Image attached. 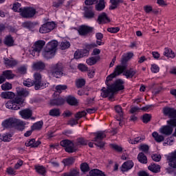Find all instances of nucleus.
<instances>
[{"instance_id": "obj_45", "label": "nucleus", "mask_w": 176, "mask_h": 176, "mask_svg": "<svg viewBox=\"0 0 176 176\" xmlns=\"http://www.w3.org/2000/svg\"><path fill=\"white\" fill-rule=\"evenodd\" d=\"M42 126H43V122L38 121L32 126V130H41Z\"/></svg>"}, {"instance_id": "obj_48", "label": "nucleus", "mask_w": 176, "mask_h": 176, "mask_svg": "<svg viewBox=\"0 0 176 176\" xmlns=\"http://www.w3.org/2000/svg\"><path fill=\"white\" fill-rule=\"evenodd\" d=\"M5 45L7 46H13V38L10 36H8L4 41Z\"/></svg>"}, {"instance_id": "obj_6", "label": "nucleus", "mask_w": 176, "mask_h": 176, "mask_svg": "<svg viewBox=\"0 0 176 176\" xmlns=\"http://www.w3.org/2000/svg\"><path fill=\"white\" fill-rule=\"evenodd\" d=\"M34 80L33 83L34 84L35 90H39L42 87H45V85L42 82V75L39 72H36L34 74Z\"/></svg>"}, {"instance_id": "obj_41", "label": "nucleus", "mask_w": 176, "mask_h": 176, "mask_svg": "<svg viewBox=\"0 0 176 176\" xmlns=\"http://www.w3.org/2000/svg\"><path fill=\"white\" fill-rule=\"evenodd\" d=\"M66 101L69 105H76L78 104V100L75 97L69 96L67 98Z\"/></svg>"}, {"instance_id": "obj_42", "label": "nucleus", "mask_w": 176, "mask_h": 176, "mask_svg": "<svg viewBox=\"0 0 176 176\" xmlns=\"http://www.w3.org/2000/svg\"><path fill=\"white\" fill-rule=\"evenodd\" d=\"M105 9V2L104 0H100L99 3L96 5V10L98 12H101V10H104Z\"/></svg>"}, {"instance_id": "obj_30", "label": "nucleus", "mask_w": 176, "mask_h": 176, "mask_svg": "<svg viewBox=\"0 0 176 176\" xmlns=\"http://www.w3.org/2000/svg\"><path fill=\"white\" fill-rule=\"evenodd\" d=\"M14 93L12 91L2 92L1 94V98H5L7 100H12V98H14Z\"/></svg>"}, {"instance_id": "obj_3", "label": "nucleus", "mask_w": 176, "mask_h": 176, "mask_svg": "<svg viewBox=\"0 0 176 176\" xmlns=\"http://www.w3.org/2000/svg\"><path fill=\"white\" fill-rule=\"evenodd\" d=\"M19 13L23 19H31L36 14V10L31 7L19 8Z\"/></svg>"}, {"instance_id": "obj_52", "label": "nucleus", "mask_w": 176, "mask_h": 176, "mask_svg": "<svg viewBox=\"0 0 176 176\" xmlns=\"http://www.w3.org/2000/svg\"><path fill=\"white\" fill-rule=\"evenodd\" d=\"M23 85L26 87H31L32 86H35V84H34V81H32L30 78H28L26 80L23 81Z\"/></svg>"}, {"instance_id": "obj_35", "label": "nucleus", "mask_w": 176, "mask_h": 176, "mask_svg": "<svg viewBox=\"0 0 176 176\" xmlns=\"http://www.w3.org/2000/svg\"><path fill=\"white\" fill-rule=\"evenodd\" d=\"M89 175L87 176H105V174L102 173V171L98 169H94L89 171Z\"/></svg>"}, {"instance_id": "obj_19", "label": "nucleus", "mask_w": 176, "mask_h": 176, "mask_svg": "<svg viewBox=\"0 0 176 176\" xmlns=\"http://www.w3.org/2000/svg\"><path fill=\"white\" fill-rule=\"evenodd\" d=\"M19 115H21L23 119H30L32 116V110L30 109H25L19 111Z\"/></svg>"}, {"instance_id": "obj_1", "label": "nucleus", "mask_w": 176, "mask_h": 176, "mask_svg": "<svg viewBox=\"0 0 176 176\" xmlns=\"http://www.w3.org/2000/svg\"><path fill=\"white\" fill-rule=\"evenodd\" d=\"M123 69H124L122 68V67L116 66L114 72L107 77L106 85L107 87L101 89V97L103 98H107V97L112 98L116 91L124 89V86H123V80H117L113 85H109V82H111L113 78H116V76H119V75L123 74Z\"/></svg>"}, {"instance_id": "obj_5", "label": "nucleus", "mask_w": 176, "mask_h": 176, "mask_svg": "<svg viewBox=\"0 0 176 176\" xmlns=\"http://www.w3.org/2000/svg\"><path fill=\"white\" fill-rule=\"evenodd\" d=\"M94 135H95V138L93 141L94 142H96L95 145H96V146H99V148H104L105 144L102 141L105 138V137H107L104 131H98L94 133Z\"/></svg>"}, {"instance_id": "obj_64", "label": "nucleus", "mask_w": 176, "mask_h": 176, "mask_svg": "<svg viewBox=\"0 0 176 176\" xmlns=\"http://www.w3.org/2000/svg\"><path fill=\"white\" fill-rule=\"evenodd\" d=\"M167 123L168 124H169V126H172L173 127H176V118L170 120H168Z\"/></svg>"}, {"instance_id": "obj_7", "label": "nucleus", "mask_w": 176, "mask_h": 176, "mask_svg": "<svg viewBox=\"0 0 176 176\" xmlns=\"http://www.w3.org/2000/svg\"><path fill=\"white\" fill-rule=\"evenodd\" d=\"M134 54L133 52H128L126 54H124L121 58V65H118L117 67H121L123 69V72L127 69V61L131 60Z\"/></svg>"}, {"instance_id": "obj_33", "label": "nucleus", "mask_w": 176, "mask_h": 176, "mask_svg": "<svg viewBox=\"0 0 176 176\" xmlns=\"http://www.w3.org/2000/svg\"><path fill=\"white\" fill-rule=\"evenodd\" d=\"M33 69H45L46 67L45 63L42 61H38L33 63Z\"/></svg>"}, {"instance_id": "obj_26", "label": "nucleus", "mask_w": 176, "mask_h": 176, "mask_svg": "<svg viewBox=\"0 0 176 176\" xmlns=\"http://www.w3.org/2000/svg\"><path fill=\"white\" fill-rule=\"evenodd\" d=\"M65 102V100L63 98H58L57 99L51 100L50 102V105H52V107L54 106H58V105H63Z\"/></svg>"}, {"instance_id": "obj_14", "label": "nucleus", "mask_w": 176, "mask_h": 176, "mask_svg": "<svg viewBox=\"0 0 176 176\" xmlns=\"http://www.w3.org/2000/svg\"><path fill=\"white\" fill-rule=\"evenodd\" d=\"M93 31V28L81 25L78 29V34H80L82 36H86L87 34H90Z\"/></svg>"}, {"instance_id": "obj_31", "label": "nucleus", "mask_w": 176, "mask_h": 176, "mask_svg": "<svg viewBox=\"0 0 176 176\" xmlns=\"http://www.w3.org/2000/svg\"><path fill=\"white\" fill-rule=\"evenodd\" d=\"M152 137L156 142H163L164 141V136L160 135L157 132L155 131L152 133Z\"/></svg>"}, {"instance_id": "obj_18", "label": "nucleus", "mask_w": 176, "mask_h": 176, "mask_svg": "<svg viewBox=\"0 0 176 176\" xmlns=\"http://www.w3.org/2000/svg\"><path fill=\"white\" fill-rule=\"evenodd\" d=\"M3 60L6 67L8 68H13L17 65V60L13 58H4Z\"/></svg>"}, {"instance_id": "obj_58", "label": "nucleus", "mask_w": 176, "mask_h": 176, "mask_svg": "<svg viewBox=\"0 0 176 176\" xmlns=\"http://www.w3.org/2000/svg\"><path fill=\"white\" fill-rule=\"evenodd\" d=\"M21 4L19 3H16L13 5L12 10L14 12H18L20 13V9H21Z\"/></svg>"}, {"instance_id": "obj_24", "label": "nucleus", "mask_w": 176, "mask_h": 176, "mask_svg": "<svg viewBox=\"0 0 176 176\" xmlns=\"http://www.w3.org/2000/svg\"><path fill=\"white\" fill-rule=\"evenodd\" d=\"M6 107L8 108V109H12V111H18V109H20V107L18 105H16V103H14V100H9L6 103Z\"/></svg>"}, {"instance_id": "obj_12", "label": "nucleus", "mask_w": 176, "mask_h": 176, "mask_svg": "<svg viewBox=\"0 0 176 176\" xmlns=\"http://www.w3.org/2000/svg\"><path fill=\"white\" fill-rule=\"evenodd\" d=\"M174 129L170 125L163 126L160 129V133L164 135H171Z\"/></svg>"}, {"instance_id": "obj_17", "label": "nucleus", "mask_w": 176, "mask_h": 176, "mask_svg": "<svg viewBox=\"0 0 176 176\" xmlns=\"http://www.w3.org/2000/svg\"><path fill=\"white\" fill-rule=\"evenodd\" d=\"M109 21H111V19H109V17H108L105 12H102L98 17V24H105L109 23Z\"/></svg>"}, {"instance_id": "obj_34", "label": "nucleus", "mask_w": 176, "mask_h": 176, "mask_svg": "<svg viewBox=\"0 0 176 176\" xmlns=\"http://www.w3.org/2000/svg\"><path fill=\"white\" fill-rule=\"evenodd\" d=\"M116 112L120 115V118H117L118 122H122L123 120V110L122 109V107L120 105H117L115 107Z\"/></svg>"}, {"instance_id": "obj_53", "label": "nucleus", "mask_w": 176, "mask_h": 176, "mask_svg": "<svg viewBox=\"0 0 176 176\" xmlns=\"http://www.w3.org/2000/svg\"><path fill=\"white\" fill-rule=\"evenodd\" d=\"M67 87H67V85H59L56 87V90L57 93H61L63 90H67Z\"/></svg>"}, {"instance_id": "obj_25", "label": "nucleus", "mask_w": 176, "mask_h": 176, "mask_svg": "<svg viewBox=\"0 0 176 176\" xmlns=\"http://www.w3.org/2000/svg\"><path fill=\"white\" fill-rule=\"evenodd\" d=\"M84 16L85 19H93L94 17V12L93 11V8H85Z\"/></svg>"}, {"instance_id": "obj_36", "label": "nucleus", "mask_w": 176, "mask_h": 176, "mask_svg": "<svg viewBox=\"0 0 176 176\" xmlns=\"http://www.w3.org/2000/svg\"><path fill=\"white\" fill-rule=\"evenodd\" d=\"M164 56L168 57L169 58H174V57H175V54L171 49L166 48L164 52Z\"/></svg>"}, {"instance_id": "obj_60", "label": "nucleus", "mask_w": 176, "mask_h": 176, "mask_svg": "<svg viewBox=\"0 0 176 176\" xmlns=\"http://www.w3.org/2000/svg\"><path fill=\"white\" fill-rule=\"evenodd\" d=\"M160 71V68L157 65H151V72H153V74H157Z\"/></svg>"}, {"instance_id": "obj_13", "label": "nucleus", "mask_w": 176, "mask_h": 176, "mask_svg": "<svg viewBox=\"0 0 176 176\" xmlns=\"http://www.w3.org/2000/svg\"><path fill=\"white\" fill-rule=\"evenodd\" d=\"M168 166L173 168H176V150L167 157Z\"/></svg>"}, {"instance_id": "obj_54", "label": "nucleus", "mask_w": 176, "mask_h": 176, "mask_svg": "<svg viewBox=\"0 0 176 176\" xmlns=\"http://www.w3.org/2000/svg\"><path fill=\"white\" fill-rule=\"evenodd\" d=\"M85 84H86V81H85V79H78L76 81V87L78 89H80V87H83V86H85Z\"/></svg>"}, {"instance_id": "obj_8", "label": "nucleus", "mask_w": 176, "mask_h": 176, "mask_svg": "<svg viewBox=\"0 0 176 176\" xmlns=\"http://www.w3.org/2000/svg\"><path fill=\"white\" fill-rule=\"evenodd\" d=\"M19 124H23V122L16 118H10L2 123L4 129H10V127H14L15 126H19Z\"/></svg>"}, {"instance_id": "obj_51", "label": "nucleus", "mask_w": 176, "mask_h": 176, "mask_svg": "<svg viewBox=\"0 0 176 176\" xmlns=\"http://www.w3.org/2000/svg\"><path fill=\"white\" fill-rule=\"evenodd\" d=\"M80 170L82 171V173H87L90 170V168H89V164L87 163H83L80 166Z\"/></svg>"}, {"instance_id": "obj_23", "label": "nucleus", "mask_w": 176, "mask_h": 176, "mask_svg": "<svg viewBox=\"0 0 176 176\" xmlns=\"http://www.w3.org/2000/svg\"><path fill=\"white\" fill-rule=\"evenodd\" d=\"M57 46H58V42H57V41H52L47 44L45 49H47L48 50H52L56 53V50H57Z\"/></svg>"}, {"instance_id": "obj_38", "label": "nucleus", "mask_w": 176, "mask_h": 176, "mask_svg": "<svg viewBox=\"0 0 176 176\" xmlns=\"http://www.w3.org/2000/svg\"><path fill=\"white\" fill-rule=\"evenodd\" d=\"M3 76H4L6 79H13L14 74H13L12 70H6L3 72Z\"/></svg>"}, {"instance_id": "obj_4", "label": "nucleus", "mask_w": 176, "mask_h": 176, "mask_svg": "<svg viewBox=\"0 0 176 176\" xmlns=\"http://www.w3.org/2000/svg\"><path fill=\"white\" fill-rule=\"evenodd\" d=\"M60 145L63 146V148H65V151L68 153H74V152L78 151V148L75 146L74 142L69 140H62L60 143Z\"/></svg>"}, {"instance_id": "obj_37", "label": "nucleus", "mask_w": 176, "mask_h": 176, "mask_svg": "<svg viewBox=\"0 0 176 176\" xmlns=\"http://www.w3.org/2000/svg\"><path fill=\"white\" fill-rule=\"evenodd\" d=\"M148 170H150V171H152V173H160V165L153 164L148 166Z\"/></svg>"}, {"instance_id": "obj_20", "label": "nucleus", "mask_w": 176, "mask_h": 176, "mask_svg": "<svg viewBox=\"0 0 176 176\" xmlns=\"http://www.w3.org/2000/svg\"><path fill=\"white\" fill-rule=\"evenodd\" d=\"M134 166V163L132 162V161H127L125 162L121 166L120 170L122 171V173H124L126 171H129V170H131Z\"/></svg>"}, {"instance_id": "obj_49", "label": "nucleus", "mask_w": 176, "mask_h": 176, "mask_svg": "<svg viewBox=\"0 0 176 176\" xmlns=\"http://www.w3.org/2000/svg\"><path fill=\"white\" fill-rule=\"evenodd\" d=\"M23 27H24V28H34L35 27V24H34V23L31 22V21H26L24 22L22 24Z\"/></svg>"}, {"instance_id": "obj_11", "label": "nucleus", "mask_w": 176, "mask_h": 176, "mask_svg": "<svg viewBox=\"0 0 176 176\" xmlns=\"http://www.w3.org/2000/svg\"><path fill=\"white\" fill-rule=\"evenodd\" d=\"M45 44L46 43L43 40H38L35 42L33 49L34 52H36V56H39V52L43 49Z\"/></svg>"}, {"instance_id": "obj_2", "label": "nucleus", "mask_w": 176, "mask_h": 176, "mask_svg": "<svg viewBox=\"0 0 176 176\" xmlns=\"http://www.w3.org/2000/svg\"><path fill=\"white\" fill-rule=\"evenodd\" d=\"M64 66H63V63H58L56 64H54L51 65L50 69L48 72L50 76H53L54 78H61L63 76V71Z\"/></svg>"}, {"instance_id": "obj_46", "label": "nucleus", "mask_w": 176, "mask_h": 176, "mask_svg": "<svg viewBox=\"0 0 176 176\" xmlns=\"http://www.w3.org/2000/svg\"><path fill=\"white\" fill-rule=\"evenodd\" d=\"M74 162L75 159H74V157H69L63 160V163L65 166H71V164H74Z\"/></svg>"}, {"instance_id": "obj_44", "label": "nucleus", "mask_w": 176, "mask_h": 176, "mask_svg": "<svg viewBox=\"0 0 176 176\" xmlns=\"http://www.w3.org/2000/svg\"><path fill=\"white\" fill-rule=\"evenodd\" d=\"M36 173L41 175H46V169L43 166H38L35 167Z\"/></svg>"}, {"instance_id": "obj_59", "label": "nucleus", "mask_w": 176, "mask_h": 176, "mask_svg": "<svg viewBox=\"0 0 176 176\" xmlns=\"http://www.w3.org/2000/svg\"><path fill=\"white\" fill-rule=\"evenodd\" d=\"M151 159H153V162H160L162 160V155L160 154H153L151 155Z\"/></svg>"}, {"instance_id": "obj_32", "label": "nucleus", "mask_w": 176, "mask_h": 176, "mask_svg": "<svg viewBox=\"0 0 176 176\" xmlns=\"http://www.w3.org/2000/svg\"><path fill=\"white\" fill-rule=\"evenodd\" d=\"M138 160L142 164H146V163H148V158L144 153H140L138 155Z\"/></svg>"}, {"instance_id": "obj_57", "label": "nucleus", "mask_w": 176, "mask_h": 176, "mask_svg": "<svg viewBox=\"0 0 176 176\" xmlns=\"http://www.w3.org/2000/svg\"><path fill=\"white\" fill-rule=\"evenodd\" d=\"M140 151L144 152V153H148V151H149V146L148 144H142L140 146Z\"/></svg>"}, {"instance_id": "obj_22", "label": "nucleus", "mask_w": 176, "mask_h": 176, "mask_svg": "<svg viewBox=\"0 0 176 176\" xmlns=\"http://www.w3.org/2000/svg\"><path fill=\"white\" fill-rule=\"evenodd\" d=\"M25 145V146H30V148H38L41 145V141H35V139H31L26 141Z\"/></svg>"}, {"instance_id": "obj_29", "label": "nucleus", "mask_w": 176, "mask_h": 176, "mask_svg": "<svg viewBox=\"0 0 176 176\" xmlns=\"http://www.w3.org/2000/svg\"><path fill=\"white\" fill-rule=\"evenodd\" d=\"M13 100H14V102L15 103V104L18 105V107H19V109L22 107H24L25 100L23 99V98H21L20 96H16L13 99Z\"/></svg>"}, {"instance_id": "obj_16", "label": "nucleus", "mask_w": 176, "mask_h": 176, "mask_svg": "<svg viewBox=\"0 0 176 176\" xmlns=\"http://www.w3.org/2000/svg\"><path fill=\"white\" fill-rule=\"evenodd\" d=\"M43 57L49 60L50 58H53L54 56H56V52L52 50H47V48H45V50L42 52Z\"/></svg>"}, {"instance_id": "obj_40", "label": "nucleus", "mask_w": 176, "mask_h": 176, "mask_svg": "<svg viewBox=\"0 0 176 176\" xmlns=\"http://www.w3.org/2000/svg\"><path fill=\"white\" fill-rule=\"evenodd\" d=\"M0 140L4 142H9L12 140V135L10 133L0 135Z\"/></svg>"}, {"instance_id": "obj_43", "label": "nucleus", "mask_w": 176, "mask_h": 176, "mask_svg": "<svg viewBox=\"0 0 176 176\" xmlns=\"http://www.w3.org/2000/svg\"><path fill=\"white\" fill-rule=\"evenodd\" d=\"M49 115L50 116L58 117L61 115V112L59 109H52L50 110Z\"/></svg>"}, {"instance_id": "obj_56", "label": "nucleus", "mask_w": 176, "mask_h": 176, "mask_svg": "<svg viewBox=\"0 0 176 176\" xmlns=\"http://www.w3.org/2000/svg\"><path fill=\"white\" fill-rule=\"evenodd\" d=\"M86 63L88 65H94V64L97 63V60H96V58L94 57H91L87 59Z\"/></svg>"}, {"instance_id": "obj_61", "label": "nucleus", "mask_w": 176, "mask_h": 176, "mask_svg": "<svg viewBox=\"0 0 176 176\" xmlns=\"http://www.w3.org/2000/svg\"><path fill=\"white\" fill-rule=\"evenodd\" d=\"M120 28H107V31L111 32V34H116V32H119Z\"/></svg>"}, {"instance_id": "obj_55", "label": "nucleus", "mask_w": 176, "mask_h": 176, "mask_svg": "<svg viewBox=\"0 0 176 176\" xmlns=\"http://www.w3.org/2000/svg\"><path fill=\"white\" fill-rule=\"evenodd\" d=\"M2 90H11L12 89V84L10 82H6L1 85Z\"/></svg>"}, {"instance_id": "obj_27", "label": "nucleus", "mask_w": 176, "mask_h": 176, "mask_svg": "<svg viewBox=\"0 0 176 176\" xmlns=\"http://www.w3.org/2000/svg\"><path fill=\"white\" fill-rule=\"evenodd\" d=\"M16 91L18 96H21L22 97H27L30 94V92L27 89L21 87H16Z\"/></svg>"}, {"instance_id": "obj_39", "label": "nucleus", "mask_w": 176, "mask_h": 176, "mask_svg": "<svg viewBox=\"0 0 176 176\" xmlns=\"http://www.w3.org/2000/svg\"><path fill=\"white\" fill-rule=\"evenodd\" d=\"M83 145H87V140H85L83 138H80L77 139L74 146H76V148H78L77 146H80Z\"/></svg>"}, {"instance_id": "obj_47", "label": "nucleus", "mask_w": 176, "mask_h": 176, "mask_svg": "<svg viewBox=\"0 0 176 176\" xmlns=\"http://www.w3.org/2000/svg\"><path fill=\"white\" fill-rule=\"evenodd\" d=\"M151 119H152V115L145 113L142 116V122L143 123H148V122H151Z\"/></svg>"}, {"instance_id": "obj_63", "label": "nucleus", "mask_w": 176, "mask_h": 176, "mask_svg": "<svg viewBox=\"0 0 176 176\" xmlns=\"http://www.w3.org/2000/svg\"><path fill=\"white\" fill-rule=\"evenodd\" d=\"M82 52H80V50H78L77 51L75 52L74 53V58L76 60H78V58H82Z\"/></svg>"}, {"instance_id": "obj_15", "label": "nucleus", "mask_w": 176, "mask_h": 176, "mask_svg": "<svg viewBox=\"0 0 176 176\" xmlns=\"http://www.w3.org/2000/svg\"><path fill=\"white\" fill-rule=\"evenodd\" d=\"M163 113L165 116H168L169 118H176V110L173 108L164 107Z\"/></svg>"}, {"instance_id": "obj_21", "label": "nucleus", "mask_w": 176, "mask_h": 176, "mask_svg": "<svg viewBox=\"0 0 176 176\" xmlns=\"http://www.w3.org/2000/svg\"><path fill=\"white\" fill-rule=\"evenodd\" d=\"M122 74L124 76H126V79H131L137 74V72L134 69L130 68L129 69H126Z\"/></svg>"}, {"instance_id": "obj_28", "label": "nucleus", "mask_w": 176, "mask_h": 176, "mask_svg": "<svg viewBox=\"0 0 176 176\" xmlns=\"http://www.w3.org/2000/svg\"><path fill=\"white\" fill-rule=\"evenodd\" d=\"M111 5L109 6V10H115L118 8L120 3H123V0H110Z\"/></svg>"}, {"instance_id": "obj_10", "label": "nucleus", "mask_w": 176, "mask_h": 176, "mask_svg": "<svg viewBox=\"0 0 176 176\" xmlns=\"http://www.w3.org/2000/svg\"><path fill=\"white\" fill-rule=\"evenodd\" d=\"M87 113L86 112V111L78 112L75 115V118L76 120H75L74 118L71 119L70 120H69L67 122V124H69V126H72L78 124V120H79V119H80V118H83V116H86Z\"/></svg>"}, {"instance_id": "obj_62", "label": "nucleus", "mask_w": 176, "mask_h": 176, "mask_svg": "<svg viewBox=\"0 0 176 176\" xmlns=\"http://www.w3.org/2000/svg\"><path fill=\"white\" fill-rule=\"evenodd\" d=\"M78 68L82 72H86V71H87V69H89L87 66H86L85 65H83V64H79L78 66Z\"/></svg>"}, {"instance_id": "obj_9", "label": "nucleus", "mask_w": 176, "mask_h": 176, "mask_svg": "<svg viewBox=\"0 0 176 176\" xmlns=\"http://www.w3.org/2000/svg\"><path fill=\"white\" fill-rule=\"evenodd\" d=\"M54 27H56L54 23L47 22L40 28L39 32H41V34H47V32H50L52 30H54Z\"/></svg>"}, {"instance_id": "obj_50", "label": "nucleus", "mask_w": 176, "mask_h": 176, "mask_svg": "<svg viewBox=\"0 0 176 176\" xmlns=\"http://www.w3.org/2000/svg\"><path fill=\"white\" fill-rule=\"evenodd\" d=\"M71 46V43H69V41H63L60 43V48L62 50H65V49H68Z\"/></svg>"}]
</instances>
